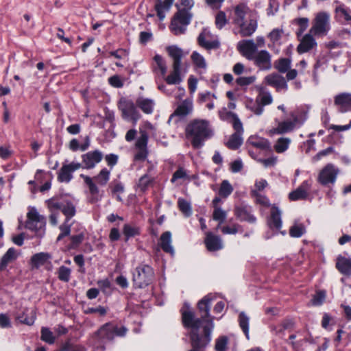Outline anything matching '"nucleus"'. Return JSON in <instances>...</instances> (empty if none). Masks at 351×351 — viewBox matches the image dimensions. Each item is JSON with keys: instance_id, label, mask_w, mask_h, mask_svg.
I'll return each instance as SVG.
<instances>
[{"instance_id": "6e6552de", "label": "nucleus", "mask_w": 351, "mask_h": 351, "mask_svg": "<svg viewBox=\"0 0 351 351\" xmlns=\"http://www.w3.org/2000/svg\"><path fill=\"white\" fill-rule=\"evenodd\" d=\"M330 29V16L326 12H319L316 14L310 29V33L315 36H326Z\"/></svg>"}, {"instance_id": "473e14b6", "label": "nucleus", "mask_w": 351, "mask_h": 351, "mask_svg": "<svg viewBox=\"0 0 351 351\" xmlns=\"http://www.w3.org/2000/svg\"><path fill=\"white\" fill-rule=\"evenodd\" d=\"M49 258L50 256L47 253H38L32 257L31 264L32 267L38 268L43 265Z\"/></svg>"}, {"instance_id": "c756f323", "label": "nucleus", "mask_w": 351, "mask_h": 351, "mask_svg": "<svg viewBox=\"0 0 351 351\" xmlns=\"http://www.w3.org/2000/svg\"><path fill=\"white\" fill-rule=\"evenodd\" d=\"M293 129V123H291V120H287L279 122L277 126L271 130V133L275 134H282L289 132Z\"/></svg>"}, {"instance_id": "8fccbe9b", "label": "nucleus", "mask_w": 351, "mask_h": 351, "mask_svg": "<svg viewBox=\"0 0 351 351\" xmlns=\"http://www.w3.org/2000/svg\"><path fill=\"white\" fill-rule=\"evenodd\" d=\"M215 25L217 29H221L227 23L228 19L226 14L223 11H219L215 16Z\"/></svg>"}, {"instance_id": "aec40b11", "label": "nucleus", "mask_w": 351, "mask_h": 351, "mask_svg": "<svg viewBox=\"0 0 351 351\" xmlns=\"http://www.w3.org/2000/svg\"><path fill=\"white\" fill-rule=\"evenodd\" d=\"M19 255L20 253L14 247L9 248L0 260V271L5 270L7 267L14 263Z\"/></svg>"}, {"instance_id": "1a4fd4ad", "label": "nucleus", "mask_w": 351, "mask_h": 351, "mask_svg": "<svg viewBox=\"0 0 351 351\" xmlns=\"http://www.w3.org/2000/svg\"><path fill=\"white\" fill-rule=\"evenodd\" d=\"M119 110L121 112V117L123 119L131 121L134 125L141 118V114L137 109L136 102L132 99L122 97L118 103Z\"/></svg>"}, {"instance_id": "f257e3e1", "label": "nucleus", "mask_w": 351, "mask_h": 351, "mask_svg": "<svg viewBox=\"0 0 351 351\" xmlns=\"http://www.w3.org/2000/svg\"><path fill=\"white\" fill-rule=\"evenodd\" d=\"M202 319L195 318L194 314L189 309L182 311V322L185 327L191 328L190 332L191 346L200 350L210 341L213 328L212 318H208V308H200Z\"/></svg>"}, {"instance_id": "49530a36", "label": "nucleus", "mask_w": 351, "mask_h": 351, "mask_svg": "<svg viewBox=\"0 0 351 351\" xmlns=\"http://www.w3.org/2000/svg\"><path fill=\"white\" fill-rule=\"evenodd\" d=\"M140 136L137 138L135 147L136 149H147L148 134L145 131H141Z\"/></svg>"}, {"instance_id": "423d86ee", "label": "nucleus", "mask_w": 351, "mask_h": 351, "mask_svg": "<svg viewBox=\"0 0 351 351\" xmlns=\"http://www.w3.org/2000/svg\"><path fill=\"white\" fill-rule=\"evenodd\" d=\"M154 279V271L146 264L139 265L133 273V284L135 288L144 289L151 285Z\"/></svg>"}, {"instance_id": "2eb2a0df", "label": "nucleus", "mask_w": 351, "mask_h": 351, "mask_svg": "<svg viewBox=\"0 0 351 351\" xmlns=\"http://www.w3.org/2000/svg\"><path fill=\"white\" fill-rule=\"evenodd\" d=\"M237 50L247 60H251L257 52V45L253 40H243L238 43Z\"/></svg>"}, {"instance_id": "f03ea898", "label": "nucleus", "mask_w": 351, "mask_h": 351, "mask_svg": "<svg viewBox=\"0 0 351 351\" xmlns=\"http://www.w3.org/2000/svg\"><path fill=\"white\" fill-rule=\"evenodd\" d=\"M213 135V129L210 122L206 119H193L185 128L186 138L195 149L202 148L205 142L211 138Z\"/></svg>"}, {"instance_id": "c85d7f7f", "label": "nucleus", "mask_w": 351, "mask_h": 351, "mask_svg": "<svg viewBox=\"0 0 351 351\" xmlns=\"http://www.w3.org/2000/svg\"><path fill=\"white\" fill-rule=\"evenodd\" d=\"M160 245L164 252L173 254L174 250L171 245V234L170 232L166 231L161 234Z\"/></svg>"}, {"instance_id": "79ce46f5", "label": "nucleus", "mask_w": 351, "mask_h": 351, "mask_svg": "<svg viewBox=\"0 0 351 351\" xmlns=\"http://www.w3.org/2000/svg\"><path fill=\"white\" fill-rule=\"evenodd\" d=\"M178 206L180 210L183 213L185 217H189L192 214V208L191 204L182 198H179L178 200Z\"/></svg>"}, {"instance_id": "ea45409f", "label": "nucleus", "mask_w": 351, "mask_h": 351, "mask_svg": "<svg viewBox=\"0 0 351 351\" xmlns=\"http://www.w3.org/2000/svg\"><path fill=\"white\" fill-rule=\"evenodd\" d=\"M306 232L305 227L302 223H295L289 229V234L291 237H300Z\"/></svg>"}, {"instance_id": "39448f33", "label": "nucleus", "mask_w": 351, "mask_h": 351, "mask_svg": "<svg viewBox=\"0 0 351 351\" xmlns=\"http://www.w3.org/2000/svg\"><path fill=\"white\" fill-rule=\"evenodd\" d=\"M166 50L173 60L172 71L166 76L165 80L168 84H179L182 79L180 76L181 60L184 57L182 49L176 45L169 46Z\"/></svg>"}, {"instance_id": "a878e982", "label": "nucleus", "mask_w": 351, "mask_h": 351, "mask_svg": "<svg viewBox=\"0 0 351 351\" xmlns=\"http://www.w3.org/2000/svg\"><path fill=\"white\" fill-rule=\"evenodd\" d=\"M193 109V105L192 101L190 99H185L177 107L172 116L176 115L184 117L191 114Z\"/></svg>"}, {"instance_id": "3c124183", "label": "nucleus", "mask_w": 351, "mask_h": 351, "mask_svg": "<svg viewBox=\"0 0 351 351\" xmlns=\"http://www.w3.org/2000/svg\"><path fill=\"white\" fill-rule=\"evenodd\" d=\"M256 100L259 104L264 107V106L271 104L273 99L269 93L262 92L259 94Z\"/></svg>"}, {"instance_id": "a211bd4d", "label": "nucleus", "mask_w": 351, "mask_h": 351, "mask_svg": "<svg viewBox=\"0 0 351 351\" xmlns=\"http://www.w3.org/2000/svg\"><path fill=\"white\" fill-rule=\"evenodd\" d=\"M334 104L340 112H346L351 110V93H341L334 98Z\"/></svg>"}, {"instance_id": "37998d69", "label": "nucleus", "mask_w": 351, "mask_h": 351, "mask_svg": "<svg viewBox=\"0 0 351 351\" xmlns=\"http://www.w3.org/2000/svg\"><path fill=\"white\" fill-rule=\"evenodd\" d=\"M218 296L215 294H208L197 303V307H208L213 304V302L217 300Z\"/></svg>"}, {"instance_id": "4c0bfd02", "label": "nucleus", "mask_w": 351, "mask_h": 351, "mask_svg": "<svg viewBox=\"0 0 351 351\" xmlns=\"http://www.w3.org/2000/svg\"><path fill=\"white\" fill-rule=\"evenodd\" d=\"M154 60L156 63V66H154V71H160L161 75L162 77H165L167 73V65L165 60L161 56L156 54L154 57Z\"/></svg>"}, {"instance_id": "2f4dec72", "label": "nucleus", "mask_w": 351, "mask_h": 351, "mask_svg": "<svg viewBox=\"0 0 351 351\" xmlns=\"http://www.w3.org/2000/svg\"><path fill=\"white\" fill-rule=\"evenodd\" d=\"M290 143L291 139L289 138L281 137L276 141L274 149L277 153L281 154L288 149Z\"/></svg>"}, {"instance_id": "0eeeda50", "label": "nucleus", "mask_w": 351, "mask_h": 351, "mask_svg": "<svg viewBox=\"0 0 351 351\" xmlns=\"http://www.w3.org/2000/svg\"><path fill=\"white\" fill-rule=\"evenodd\" d=\"M193 14L186 9H178L175 13L170 25L171 31L176 36L185 32L190 24Z\"/></svg>"}, {"instance_id": "338daca9", "label": "nucleus", "mask_w": 351, "mask_h": 351, "mask_svg": "<svg viewBox=\"0 0 351 351\" xmlns=\"http://www.w3.org/2000/svg\"><path fill=\"white\" fill-rule=\"evenodd\" d=\"M247 106L251 111H252L256 115H261L264 110V108L262 106V105L259 104L256 101L254 103L250 102V104H247Z\"/></svg>"}, {"instance_id": "052dcab7", "label": "nucleus", "mask_w": 351, "mask_h": 351, "mask_svg": "<svg viewBox=\"0 0 351 351\" xmlns=\"http://www.w3.org/2000/svg\"><path fill=\"white\" fill-rule=\"evenodd\" d=\"M41 339L48 343H53L54 342V336L53 333L47 328H43L41 330Z\"/></svg>"}, {"instance_id": "4d7b16f0", "label": "nucleus", "mask_w": 351, "mask_h": 351, "mask_svg": "<svg viewBox=\"0 0 351 351\" xmlns=\"http://www.w3.org/2000/svg\"><path fill=\"white\" fill-rule=\"evenodd\" d=\"M326 291H318L313 295L312 299V304L315 306H320L323 304L324 301L326 299Z\"/></svg>"}, {"instance_id": "4be33fe9", "label": "nucleus", "mask_w": 351, "mask_h": 351, "mask_svg": "<svg viewBox=\"0 0 351 351\" xmlns=\"http://www.w3.org/2000/svg\"><path fill=\"white\" fill-rule=\"evenodd\" d=\"M310 189V184L307 181H304L302 184L295 191L291 192L289 197L291 201H297L300 199H304L307 197L308 191Z\"/></svg>"}, {"instance_id": "f8f14e48", "label": "nucleus", "mask_w": 351, "mask_h": 351, "mask_svg": "<svg viewBox=\"0 0 351 351\" xmlns=\"http://www.w3.org/2000/svg\"><path fill=\"white\" fill-rule=\"evenodd\" d=\"M198 45L206 50L217 49L220 47V42L217 38H213L209 30L204 29L197 37Z\"/></svg>"}, {"instance_id": "5fc2aeb1", "label": "nucleus", "mask_w": 351, "mask_h": 351, "mask_svg": "<svg viewBox=\"0 0 351 351\" xmlns=\"http://www.w3.org/2000/svg\"><path fill=\"white\" fill-rule=\"evenodd\" d=\"M295 21L299 25V29L298 30L297 35L298 36H300L307 29L308 26L309 20L308 18L303 17L296 19Z\"/></svg>"}, {"instance_id": "13d9d810", "label": "nucleus", "mask_w": 351, "mask_h": 351, "mask_svg": "<svg viewBox=\"0 0 351 351\" xmlns=\"http://www.w3.org/2000/svg\"><path fill=\"white\" fill-rule=\"evenodd\" d=\"M123 234L128 238L132 237L139 234V229L137 227L132 226L129 224H125L123 226Z\"/></svg>"}, {"instance_id": "f3484780", "label": "nucleus", "mask_w": 351, "mask_h": 351, "mask_svg": "<svg viewBox=\"0 0 351 351\" xmlns=\"http://www.w3.org/2000/svg\"><path fill=\"white\" fill-rule=\"evenodd\" d=\"M314 34L311 33L306 34L300 40V43L297 47V51L300 54L307 53L313 49H315L317 47V43L314 38Z\"/></svg>"}, {"instance_id": "cd10ccee", "label": "nucleus", "mask_w": 351, "mask_h": 351, "mask_svg": "<svg viewBox=\"0 0 351 351\" xmlns=\"http://www.w3.org/2000/svg\"><path fill=\"white\" fill-rule=\"evenodd\" d=\"M336 267L343 274H351V258L339 256L337 258Z\"/></svg>"}, {"instance_id": "393cba45", "label": "nucleus", "mask_w": 351, "mask_h": 351, "mask_svg": "<svg viewBox=\"0 0 351 351\" xmlns=\"http://www.w3.org/2000/svg\"><path fill=\"white\" fill-rule=\"evenodd\" d=\"M248 146L260 149L261 150H267L270 147V144L268 140L257 136H251L247 141Z\"/></svg>"}, {"instance_id": "4468645a", "label": "nucleus", "mask_w": 351, "mask_h": 351, "mask_svg": "<svg viewBox=\"0 0 351 351\" xmlns=\"http://www.w3.org/2000/svg\"><path fill=\"white\" fill-rule=\"evenodd\" d=\"M104 157L103 153L98 150L88 152L82 156L84 169H93L97 164L99 163Z\"/></svg>"}, {"instance_id": "7c9ffc66", "label": "nucleus", "mask_w": 351, "mask_h": 351, "mask_svg": "<svg viewBox=\"0 0 351 351\" xmlns=\"http://www.w3.org/2000/svg\"><path fill=\"white\" fill-rule=\"evenodd\" d=\"M61 211L66 217L65 220L69 221L75 215V206L71 201H64Z\"/></svg>"}, {"instance_id": "412c9836", "label": "nucleus", "mask_w": 351, "mask_h": 351, "mask_svg": "<svg viewBox=\"0 0 351 351\" xmlns=\"http://www.w3.org/2000/svg\"><path fill=\"white\" fill-rule=\"evenodd\" d=\"M267 223L271 229L280 230L282 227L281 211L275 205L271 208L270 217Z\"/></svg>"}, {"instance_id": "c9c22d12", "label": "nucleus", "mask_w": 351, "mask_h": 351, "mask_svg": "<svg viewBox=\"0 0 351 351\" xmlns=\"http://www.w3.org/2000/svg\"><path fill=\"white\" fill-rule=\"evenodd\" d=\"M335 12L338 16L343 17L348 24H351V10L349 8L341 4L336 7Z\"/></svg>"}, {"instance_id": "bf43d9fd", "label": "nucleus", "mask_w": 351, "mask_h": 351, "mask_svg": "<svg viewBox=\"0 0 351 351\" xmlns=\"http://www.w3.org/2000/svg\"><path fill=\"white\" fill-rule=\"evenodd\" d=\"M256 80V76L239 77L236 80V83L241 86L252 84Z\"/></svg>"}, {"instance_id": "ddd939ff", "label": "nucleus", "mask_w": 351, "mask_h": 351, "mask_svg": "<svg viewBox=\"0 0 351 351\" xmlns=\"http://www.w3.org/2000/svg\"><path fill=\"white\" fill-rule=\"evenodd\" d=\"M81 167L82 164L80 162L64 163L58 173V180L60 182H69L73 178L72 173Z\"/></svg>"}, {"instance_id": "09e8293b", "label": "nucleus", "mask_w": 351, "mask_h": 351, "mask_svg": "<svg viewBox=\"0 0 351 351\" xmlns=\"http://www.w3.org/2000/svg\"><path fill=\"white\" fill-rule=\"evenodd\" d=\"M233 191V188L228 180H223L219 191V195L223 197H227Z\"/></svg>"}, {"instance_id": "6ab92c4d", "label": "nucleus", "mask_w": 351, "mask_h": 351, "mask_svg": "<svg viewBox=\"0 0 351 351\" xmlns=\"http://www.w3.org/2000/svg\"><path fill=\"white\" fill-rule=\"evenodd\" d=\"M265 80L268 85L275 87L277 90L287 89V84L284 77L279 74L272 73L268 75L265 77Z\"/></svg>"}, {"instance_id": "c03bdc74", "label": "nucleus", "mask_w": 351, "mask_h": 351, "mask_svg": "<svg viewBox=\"0 0 351 351\" xmlns=\"http://www.w3.org/2000/svg\"><path fill=\"white\" fill-rule=\"evenodd\" d=\"M291 66V60L288 58H280L276 62V69L282 73L287 72Z\"/></svg>"}, {"instance_id": "5701e85b", "label": "nucleus", "mask_w": 351, "mask_h": 351, "mask_svg": "<svg viewBox=\"0 0 351 351\" xmlns=\"http://www.w3.org/2000/svg\"><path fill=\"white\" fill-rule=\"evenodd\" d=\"M136 104L143 112L150 114L154 112L155 101L149 98L138 97L136 100Z\"/></svg>"}, {"instance_id": "680f3d73", "label": "nucleus", "mask_w": 351, "mask_h": 351, "mask_svg": "<svg viewBox=\"0 0 351 351\" xmlns=\"http://www.w3.org/2000/svg\"><path fill=\"white\" fill-rule=\"evenodd\" d=\"M45 202L51 213L55 212V210L62 209V202H58L54 198L49 199Z\"/></svg>"}, {"instance_id": "f704fd0d", "label": "nucleus", "mask_w": 351, "mask_h": 351, "mask_svg": "<svg viewBox=\"0 0 351 351\" xmlns=\"http://www.w3.org/2000/svg\"><path fill=\"white\" fill-rule=\"evenodd\" d=\"M191 60L194 65L199 69L206 70L207 64L205 58L202 55L197 51H193L191 54Z\"/></svg>"}, {"instance_id": "6e6d98bb", "label": "nucleus", "mask_w": 351, "mask_h": 351, "mask_svg": "<svg viewBox=\"0 0 351 351\" xmlns=\"http://www.w3.org/2000/svg\"><path fill=\"white\" fill-rule=\"evenodd\" d=\"M71 277V269L66 267L61 266L58 269V278L61 281L69 282Z\"/></svg>"}, {"instance_id": "7ed1b4c3", "label": "nucleus", "mask_w": 351, "mask_h": 351, "mask_svg": "<svg viewBox=\"0 0 351 351\" xmlns=\"http://www.w3.org/2000/svg\"><path fill=\"white\" fill-rule=\"evenodd\" d=\"M234 18L233 23L240 28L239 34L242 37L251 36L258 27V13L251 10L247 4L241 3L234 8Z\"/></svg>"}, {"instance_id": "e2e57ef3", "label": "nucleus", "mask_w": 351, "mask_h": 351, "mask_svg": "<svg viewBox=\"0 0 351 351\" xmlns=\"http://www.w3.org/2000/svg\"><path fill=\"white\" fill-rule=\"evenodd\" d=\"M84 238V234L82 232L71 237V243L70 244L69 248L74 249L77 247L83 241Z\"/></svg>"}, {"instance_id": "774afa93", "label": "nucleus", "mask_w": 351, "mask_h": 351, "mask_svg": "<svg viewBox=\"0 0 351 351\" xmlns=\"http://www.w3.org/2000/svg\"><path fill=\"white\" fill-rule=\"evenodd\" d=\"M258 162L262 164L265 168L274 167L276 165L277 162V157L276 156H271L268 158L262 159L259 158L257 159Z\"/></svg>"}, {"instance_id": "58836bf2", "label": "nucleus", "mask_w": 351, "mask_h": 351, "mask_svg": "<svg viewBox=\"0 0 351 351\" xmlns=\"http://www.w3.org/2000/svg\"><path fill=\"white\" fill-rule=\"evenodd\" d=\"M154 178L149 176L148 174H145L140 178L137 187L141 192H145L147 190L148 187L153 183Z\"/></svg>"}, {"instance_id": "72a5a7b5", "label": "nucleus", "mask_w": 351, "mask_h": 351, "mask_svg": "<svg viewBox=\"0 0 351 351\" xmlns=\"http://www.w3.org/2000/svg\"><path fill=\"white\" fill-rule=\"evenodd\" d=\"M242 143V134L234 133L226 143V146L230 149H237L241 145Z\"/></svg>"}, {"instance_id": "9d476101", "label": "nucleus", "mask_w": 351, "mask_h": 351, "mask_svg": "<svg viewBox=\"0 0 351 351\" xmlns=\"http://www.w3.org/2000/svg\"><path fill=\"white\" fill-rule=\"evenodd\" d=\"M45 217L40 215L35 208H28L25 228L34 232L36 234L42 235L45 232Z\"/></svg>"}, {"instance_id": "e433bc0d", "label": "nucleus", "mask_w": 351, "mask_h": 351, "mask_svg": "<svg viewBox=\"0 0 351 351\" xmlns=\"http://www.w3.org/2000/svg\"><path fill=\"white\" fill-rule=\"evenodd\" d=\"M110 188L111 189L112 195L116 197L117 200L122 202L123 199L120 195L124 192L123 184L118 181H114L110 184Z\"/></svg>"}, {"instance_id": "de8ad7c7", "label": "nucleus", "mask_w": 351, "mask_h": 351, "mask_svg": "<svg viewBox=\"0 0 351 351\" xmlns=\"http://www.w3.org/2000/svg\"><path fill=\"white\" fill-rule=\"evenodd\" d=\"M227 213L225 210H223L221 207L214 208L213 213V219L215 221H217L219 222L217 228H219L220 224L222 223L225 219H226Z\"/></svg>"}, {"instance_id": "9b49d317", "label": "nucleus", "mask_w": 351, "mask_h": 351, "mask_svg": "<svg viewBox=\"0 0 351 351\" xmlns=\"http://www.w3.org/2000/svg\"><path fill=\"white\" fill-rule=\"evenodd\" d=\"M339 173V170L338 168L335 167L332 164H328L319 172L318 182L324 186L329 184H332L335 182Z\"/></svg>"}, {"instance_id": "20e7f679", "label": "nucleus", "mask_w": 351, "mask_h": 351, "mask_svg": "<svg viewBox=\"0 0 351 351\" xmlns=\"http://www.w3.org/2000/svg\"><path fill=\"white\" fill-rule=\"evenodd\" d=\"M110 171L106 168L102 169L99 173L93 178L83 174L80 176L88 187L90 193L88 200L90 203L99 202L102 197V195L99 193V189L96 183L101 186H106L110 180Z\"/></svg>"}, {"instance_id": "bb28decb", "label": "nucleus", "mask_w": 351, "mask_h": 351, "mask_svg": "<svg viewBox=\"0 0 351 351\" xmlns=\"http://www.w3.org/2000/svg\"><path fill=\"white\" fill-rule=\"evenodd\" d=\"M234 215L240 221L254 223L256 217H254L249 209L244 206H237L234 209Z\"/></svg>"}, {"instance_id": "0e129e2a", "label": "nucleus", "mask_w": 351, "mask_h": 351, "mask_svg": "<svg viewBox=\"0 0 351 351\" xmlns=\"http://www.w3.org/2000/svg\"><path fill=\"white\" fill-rule=\"evenodd\" d=\"M237 115L230 111H228L226 109H223L219 112V117L223 121H228L230 123L236 117Z\"/></svg>"}, {"instance_id": "a19ab883", "label": "nucleus", "mask_w": 351, "mask_h": 351, "mask_svg": "<svg viewBox=\"0 0 351 351\" xmlns=\"http://www.w3.org/2000/svg\"><path fill=\"white\" fill-rule=\"evenodd\" d=\"M249 317L244 312H241L239 314V326L245 333L247 339H249Z\"/></svg>"}, {"instance_id": "603ef678", "label": "nucleus", "mask_w": 351, "mask_h": 351, "mask_svg": "<svg viewBox=\"0 0 351 351\" xmlns=\"http://www.w3.org/2000/svg\"><path fill=\"white\" fill-rule=\"evenodd\" d=\"M97 285L99 289L106 295H109L112 293V288L110 282L108 279H104L97 282Z\"/></svg>"}, {"instance_id": "a18cd8bd", "label": "nucleus", "mask_w": 351, "mask_h": 351, "mask_svg": "<svg viewBox=\"0 0 351 351\" xmlns=\"http://www.w3.org/2000/svg\"><path fill=\"white\" fill-rule=\"evenodd\" d=\"M291 117L292 118L291 123H293V128H295L296 126H300L304 123L307 115L306 112H301L300 114L292 112Z\"/></svg>"}, {"instance_id": "864d4df0", "label": "nucleus", "mask_w": 351, "mask_h": 351, "mask_svg": "<svg viewBox=\"0 0 351 351\" xmlns=\"http://www.w3.org/2000/svg\"><path fill=\"white\" fill-rule=\"evenodd\" d=\"M241 226L239 224L234 223L232 226H224L221 228L223 234H235L239 232H241Z\"/></svg>"}, {"instance_id": "b1692460", "label": "nucleus", "mask_w": 351, "mask_h": 351, "mask_svg": "<svg viewBox=\"0 0 351 351\" xmlns=\"http://www.w3.org/2000/svg\"><path fill=\"white\" fill-rule=\"evenodd\" d=\"M204 242L209 251H217L223 247L221 238L213 234L211 232H208L206 234Z\"/></svg>"}, {"instance_id": "dca6fc26", "label": "nucleus", "mask_w": 351, "mask_h": 351, "mask_svg": "<svg viewBox=\"0 0 351 351\" xmlns=\"http://www.w3.org/2000/svg\"><path fill=\"white\" fill-rule=\"evenodd\" d=\"M251 60L261 70H269L271 68V56L266 50L257 51Z\"/></svg>"}, {"instance_id": "69168bd1", "label": "nucleus", "mask_w": 351, "mask_h": 351, "mask_svg": "<svg viewBox=\"0 0 351 351\" xmlns=\"http://www.w3.org/2000/svg\"><path fill=\"white\" fill-rule=\"evenodd\" d=\"M228 338L226 337H221L217 339L215 343V350L217 351H225L227 348Z\"/></svg>"}]
</instances>
